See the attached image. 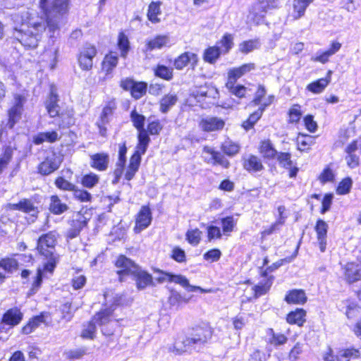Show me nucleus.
<instances>
[{"instance_id":"obj_21","label":"nucleus","mask_w":361,"mask_h":361,"mask_svg":"<svg viewBox=\"0 0 361 361\" xmlns=\"http://www.w3.org/2000/svg\"><path fill=\"white\" fill-rule=\"evenodd\" d=\"M90 166L99 171H105L108 168L109 157L105 153H97L90 157Z\"/></svg>"},{"instance_id":"obj_27","label":"nucleus","mask_w":361,"mask_h":361,"mask_svg":"<svg viewBox=\"0 0 361 361\" xmlns=\"http://www.w3.org/2000/svg\"><path fill=\"white\" fill-rule=\"evenodd\" d=\"M59 116L61 119L59 123L60 128H68L75 123L74 111L72 108H67L61 111Z\"/></svg>"},{"instance_id":"obj_11","label":"nucleus","mask_w":361,"mask_h":361,"mask_svg":"<svg viewBox=\"0 0 361 361\" xmlns=\"http://www.w3.org/2000/svg\"><path fill=\"white\" fill-rule=\"evenodd\" d=\"M61 161L54 154L47 156L38 166V171L44 176L49 175L59 168Z\"/></svg>"},{"instance_id":"obj_16","label":"nucleus","mask_w":361,"mask_h":361,"mask_svg":"<svg viewBox=\"0 0 361 361\" xmlns=\"http://www.w3.org/2000/svg\"><path fill=\"white\" fill-rule=\"evenodd\" d=\"M255 68V64L249 63L242 65L240 67L230 69L228 72V80L230 82H235L238 78L250 72Z\"/></svg>"},{"instance_id":"obj_4","label":"nucleus","mask_w":361,"mask_h":361,"mask_svg":"<svg viewBox=\"0 0 361 361\" xmlns=\"http://www.w3.org/2000/svg\"><path fill=\"white\" fill-rule=\"evenodd\" d=\"M276 7L277 0H258L252 5L248 18L258 24L269 10Z\"/></svg>"},{"instance_id":"obj_18","label":"nucleus","mask_w":361,"mask_h":361,"mask_svg":"<svg viewBox=\"0 0 361 361\" xmlns=\"http://www.w3.org/2000/svg\"><path fill=\"white\" fill-rule=\"evenodd\" d=\"M328 224L322 219H319L317 221L315 226V231L317 235V240L319 243V248L321 252H324L326 250V234L328 230Z\"/></svg>"},{"instance_id":"obj_10","label":"nucleus","mask_w":361,"mask_h":361,"mask_svg":"<svg viewBox=\"0 0 361 361\" xmlns=\"http://www.w3.org/2000/svg\"><path fill=\"white\" fill-rule=\"evenodd\" d=\"M314 0H293L292 7L289 10L288 18L297 20L304 16L305 11Z\"/></svg>"},{"instance_id":"obj_36","label":"nucleus","mask_w":361,"mask_h":361,"mask_svg":"<svg viewBox=\"0 0 361 361\" xmlns=\"http://www.w3.org/2000/svg\"><path fill=\"white\" fill-rule=\"evenodd\" d=\"M118 56L112 53L107 54L102 62V70L106 73H110L111 71L117 66Z\"/></svg>"},{"instance_id":"obj_43","label":"nucleus","mask_w":361,"mask_h":361,"mask_svg":"<svg viewBox=\"0 0 361 361\" xmlns=\"http://www.w3.org/2000/svg\"><path fill=\"white\" fill-rule=\"evenodd\" d=\"M147 87L144 82H135L130 91L131 95L136 99L141 98L146 93Z\"/></svg>"},{"instance_id":"obj_29","label":"nucleus","mask_w":361,"mask_h":361,"mask_svg":"<svg viewBox=\"0 0 361 361\" xmlns=\"http://www.w3.org/2000/svg\"><path fill=\"white\" fill-rule=\"evenodd\" d=\"M305 315L306 312L303 309H297L287 315L286 320L290 324L302 326L305 321Z\"/></svg>"},{"instance_id":"obj_1","label":"nucleus","mask_w":361,"mask_h":361,"mask_svg":"<svg viewBox=\"0 0 361 361\" xmlns=\"http://www.w3.org/2000/svg\"><path fill=\"white\" fill-rule=\"evenodd\" d=\"M13 31L12 37L24 47L34 49L37 47L40 34L45 30V25L42 19L35 20L27 11L22 14L12 16Z\"/></svg>"},{"instance_id":"obj_7","label":"nucleus","mask_w":361,"mask_h":361,"mask_svg":"<svg viewBox=\"0 0 361 361\" xmlns=\"http://www.w3.org/2000/svg\"><path fill=\"white\" fill-rule=\"evenodd\" d=\"M97 53L94 46L87 43L85 44L80 49L78 58L80 67L84 71H90L92 68V61Z\"/></svg>"},{"instance_id":"obj_44","label":"nucleus","mask_w":361,"mask_h":361,"mask_svg":"<svg viewBox=\"0 0 361 361\" xmlns=\"http://www.w3.org/2000/svg\"><path fill=\"white\" fill-rule=\"evenodd\" d=\"M235 82H230L229 80L226 82V87L229 92L238 98H242L245 96L247 89L243 85H235Z\"/></svg>"},{"instance_id":"obj_57","label":"nucleus","mask_w":361,"mask_h":361,"mask_svg":"<svg viewBox=\"0 0 361 361\" xmlns=\"http://www.w3.org/2000/svg\"><path fill=\"white\" fill-rule=\"evenodd\" d=\"M85 225V221H73L72 228L67 232V237L68 238H74L77 237Z\"/></svg>"},{"instance_id":"obj_63","label":"nucleus","mask_w":361,"mask_h":361,"mask_svg":"<svg viewBox=\"0 0 361 361\" xmlns=\"http://www.w3.org/2000/svg\"><path fill=\"white\" fill-rule=\"evenodd\" d=\"M171 257L179 263L185 262L186 261L185 251L179 247H176L172 250Z\"/></svg>"},{"instance_id":"obj_64","label":"nucleus","mask_w":361,"mask_h":361,"mask_svg":"<svg viewBox=\"0 0 361 361\" xmlns=\"http://www.w3.org/2000/svg\"><path fill=\"white\" fill-rule=\"evenodd\" d=\"M302 353V346L299 343H297L295 346L290 350L288 355V359L290 361H296L299 355Z\"/></svg>"},{"instance_id":"obj_24","label":"nucleus","mask_w":361,"mask_h":361,"mask_svg":"<svg viewBox=\"0 0 361 361\" xmlns=\"http://www.w3.org/2000/svg\"><path fill=\"white\" fill-rule=\"evenodd\" d=\"M23 317L20 311L17 308L8 310L3 316L2 322L11 326H16L20 323Z\"/></svg>"},{"instance_id":"obj_38","label":"nucleus","mask_w":361,"mask_h":361,"mask_svg":"<svg viewBox=\"0 0 361 361\" xmlns=\"http://www.w3.org/2000/svg\"><path fill=\"white\" fill-rule=\"evenodd\" d=\"M264 111V108H259L257 111L251 114L247 121L243 123V127L245 130H249L253 127L257 121L261 118Z\"/></svg>"},{"instance_id":"obj_54","label":"nucleus","mask_w":361,"mask_h":361,"mask_svg":"<svg viewBox=\"0 0 361 361\" xmlns=\"http://www.w3.org/2000/svg\"><path fill=\"white\" fill-rule=\"evenodd\" d=\"M96 322L92 319L87 323L82 331L81 336L84 338L92 339L96 331Z\"/></svg>"},{"instance_id":"obj_6","label":"nucleus","mask_w":361,"mask_h":361,"mask_svg":"<svg viewBox=\"0 0 361 361\" xmlns=\"http://www.w3.org/2000/svg\"><path fill=\"white\" fill-rule=\"evenodd\" d=\"M189 334L192 339V343L199 350L212 338V330L207 324L198 325L193 327Z\"/></svg>"},{"instance_id":"obj_34","label":"nucleus","mask_w":361,"mask_h":361,"mask_svg":"<svg viewBox=\"0 0 361 361\" xmlns=\"http://www.w3.org/2000/svg\"><path fill=\"white\" fill-rule=\"evenodd\" d=\"M222 54L219 47L217 46L210 47L204 51V60L209 63H214Z\"/></svg>"},{"instance_id":"obj_2","label":"nucleus","mask_w":361,"mask_h":361,"mask_svg":"<svg viewBox=\"0 0 361 361\" xmlns=\"http://www.w3.org/2000/svg\"><path fill=\"white\" fill-rule=\"evenodd\" d=\"M58 235L56 231H49L42 235L37 240V250L43 263V271L53 273L59 261L56 245Z\"/></svg>"},{"instance_id":"obj_41","label":"nucleus","mask_w":361,"mask_h":361,"mask_svg":"<svg viewBox=\"0 0 361 361\" xmlns=\"http://www.w3.org/2000/svg\"><path fill=\"white\" fill-rule=\"evenodd\" d=\"M168 301L171 306L176 307V309H178L182 302H188L189 299L182 296L176 290H171Z\"/></svg>"},{"instance_id":"obj_59","label":"nucleus","mask_w":361,"mask_h":361,"mask_svg":"<svg viewBox=\"0 0 361 361\" xmlns=\"http://www.w3.org/2000/svg\"><path fill=\"white\" fill-rule=\"evenodd\" d=\"M240 147L238 145L233 143L231 141H226L222 145V150L224 152L229 156L236 154L239 151Z\"/></svg>"},{"instance_id":"obj_13","label":"nucleus","mask_w":361,"mask_h":361,"mask_svg":"<svg viewBox=\"0 0 361 361\" xmlns=\"http://www.w3.org/2000/svg\"><path fill=\"white\" fill-rule=\"evenodd\" d=\"M170 37L168 35H159L154 38L147 40L145 44V51H151L154 49H161L170 45Z\"/></svg>"},{"instance_id":"obj_20","label":"nucleus","mask_w":361,"mask_h":361,"mask_svg":"<svg viewBox=\"0 0 361 361\" xmlns=\"http://www.w3.org/2000/svg\"><path fill=\"white\" fill-rule=\"evenodd\" d=\"M276 156L279 164L281 166L290 170L289 176L290 178L295 177L298 171V168L296 166H293V161L290 159V154L287 152H280L278 153Z\"/></svg>"},{"instance_id":"obj_8","label":"nucleus","mask_w":361,"mask_h":361,"mask_svg":"<svg viewBox=\"0 0 361 361\" xmlns=\"http://www.w3.org/2000/svg\"><path fill=\"white\" fill-rule=\"evenodd\" d=\"M115 265L119 269L117 274L120 276L121 281H123L124 276L132 274L137 271V269L139 267L134 262L124 255H120L118 257Z\"/></svg>"},{"instance_id":"obj_39","label":"nucleus","mask_w":361,"mask_h":361,"mask_svg":"<svg viewBox=\"0 0 361 361\" xmlns=\"http://www.w3.org/2000/svg\"><path fill=\"white\" fill-rule=\"evenodd\" d=\"M22 109L12 106L8 111V121L7 126L12 128L14 125L20 120L23 112Z\"/></svg>"},{"instance_id":"obj_26","label":"nucleus","mask_w":361,"mask_h":361,"mask_svg":"<svg viewBox=\"0 0 361 361\" xmlns=\"http://www.w3.org/2000/svg\"><path fill=\"white\" fill-rule=\"evenodd\" d=\"M331 71L328 72V75H330ZM330 82V76L329 78H320L314 82L310 83L307 86V90L314 94H319L324 91L326 87Z\"/></svg>"},{"instance_id":"obj_35","label":"nucleus","mask_w":361,"mask_h":361,"mask_svg":"<svg viewBox=\"0 0 361 361\" xmlns=\"http://www.w3.org/2000/svg\"><path fill=\"white\" fill-rule=\"evenodd\" d=\"M203 152L207 154H214V164H219L225 168L228 167V161L226 159L224 155H222L220 152H216L213 149L207 146H205L203 148Z\"/></svg>"},{"instance_id":"obj_12","label":"nucleus","mask_w":361,"mask_h":361,"mask_svg":"<svg viewBox=\"0 0 361 361\" xmlns=\"http://www.w3.org/2000/svg\"><path fill=\"white\" fill-rule=\"evenodd\" d=\"M217 94L216 90L207 85L195 87L191 90L190 97L194 98L197 102H202L206 98H214Z\"/></svg>"},{"instance_id":"obj_47","label":"nucleus","mask_w":361,"mask_h":361,"mask_svg":"<svg viewBox=\"0 0 361 361\" xmlns=\"http://www.w3.org/2000/svg\"><path fill=\"white\" fill-rule=\"evenodd\" d=\"M353 185V180L350 177L343 179L338 184L336 192L338 195H346L350 192Z\"/></svg>"},{"instance_id":"obj_5","label":"nucleus","mask_w":361,"mask_h":361,"mask_svg":"<svg viewBox=\"0 0 361 361\" xmlns=\"http://www.w3.org/2000/svg\"><path fill=\"white\" fill-rule=\"evenodd\" d=\"M169 350L176 355H182L185 353L191 354L193 351L198 350L188 334L178 336L173 344L169 348Z\"/></svg>"},{"instance_id":"obj_37","label":"nucleus","mask_w":361,"mask_h":361,"mask_svg":"<svg viewBox=\"0 0 361 361\" xmlns=\"http://www.w3.org/2000/svg\"><path fill=\"white\" fill-rule=\"evenodd\" d=\"M233 37L231 34H225L222 39L217 42L222 54H227L233 46Z\"/></svg>"},{"instance_id":"obj_52","label":"nucleus","mask_w":361,"mask_h":361,"mask_svg":"<svg viewBox=\"0 0 361 361\" xmlns=\"http://www.w3.org/2000/svg\"><path fill=\"white\" fill-rule=\"evenodd\" d=\"M99 178L97 175L90 173L82 178L81 183L85 188H92L99 183Z\"/></svg>"},{"instance_id":"obj_15","label":"nucleus","mask_w":361,"mask_h":361,"mask_svg":"<svg viewBox=\"0 0 361 361\" xmlns=\"http://www.w3.org/2000/svg\"><path fill=\"white\" fill-rule=\"evenodd\" d=\"M198 61L197 54L186 51L180 55L174 61V66L178 70H182L188 64L190 63L192 68H194Z\"/></svg>"},{"instance_id":"obj_53","label":"nucleus","mask_w":361,"mask_h":361,"mask_svg":"<svg viewBox=\"0 0 361 361\" xmlns=\"http://www.w3.org/2000/svg\"><path fill=\"white\" fill-rule=\"evenodd\" d=\"M155 75L161 78L169 80L173 77V71L165 66L159 65L155 69Z\"/></svg>"},{"instance_id":"obj_23","label":"nucleus","mask_w":361,"mask_h":361,"mask_svg":"<svg viewBox=\"0 0 361 361\" xmlns=\"http://www.w3.org/2000/svg\"><path fill=\"white\" fill-rule=\"evenodd\" d=\"M285 300L288 304L302 305L307 301V296L304 290L294 289L288 292Z\"/></svg>"},{"instance_id":"obj_48","label":"nucleus","mask_w":361,"mask_h":361,"mask_svg":"<svg viewBox=\"0 0 361 361\" xmlns=\"http://www.w3.org/2000/svg\"><path fill=\"white\" fill-rule=\"evenodd\" d=\"M21 211L25 213L30 214L35 216L37 213V207L34 205L33 202L29 199H23L20 200Z\"/></svg>"},{"instance_id":"obj_33","label":"nucleus","mask_w":361,"mask_h":361,"mask_svg":"<svg viewBox=\"0 0 361 361\" xmlns=\"http://www.w3.org/2000/svg\"><path fill=\"white\" fill-rule=\"evenodd\" d=\"M161 3L160 1H153L149 5L147 18L153 23H157L160 22V19L158 18V15L161 13Z\"/></svg>"},{"instance_id":"obj_31","label":"nucleus","mask_w":361,"mask_h":361,"mask_svg":"<svg viewBox=\"0 0 361 361\" xmlns=\"http://www.w3.org/2000/svg\"><path fill=\"white\" fill-rule=\"evenodd\" d=\"M178 101V97L175 94H166L160 100V111L162 113H167L169 109L173 106Z\"/></svg>"},{"instance_id":"obj_30","label":"nucleus","mask_w":361,"mask_h":361,"mask_svg":"<svg viewBox=\"0 0 361 361\" xmlns=\"http://www.w3.org/2000/svg\"><path fill=\"white\" fill-rule=\"evenodd\" d=\"M274 276H270L269 278L262 281L258 285L255 286L253 290L256 298L266 294L272 286Z\"/></svg>"},{"instance_id":"obj_58","label":"nucleus","mask_w":361,"mask_h":361,"mask_svg":"<svg viewBox=\"0 0 361 361\" xmlns=\"http://www.w3.org/2000/svg\"><path fill=\"white\" fill-rule=\"evenodd\" d=\"M0 265L2 267L5 274L6 272H12L13 270L16 269L17 268L18 263L14 259L7 258L1 260Z\"/></svg>"},{"instance_id":"obj_14","label":"nucleus","mask_w":361,"mask_h":361,"mask_svg":"<svg viewBox=\"0 0 361 361\" xmlns=\"http://www.w3.org/2000/svg\"><path fill=\"white\" fill-rule=\"evenodd\" d=\"M224 126V121L217 117H207L202 118L200 123L201 128L206 132L221 130Z\"/></svg>"},{"instance_id":"obj_17","label":"nucleus","mask_w":361,"mask_h":361,"mask_svg":"<svg viewBox=\"0 0 361 361\" xmlns=\"http://www.w3.org/2000/svg\"><path fill=\"white\" fill-rule=\"evenodd\" d=\"M243 167L249 172H259L264 169L260 158L255 155L249 154L243 158Z\"/></svg>"},{"instance_id":"obj_56","label":"nucleus","mask_w":361,"mask_h":361,"mask_svg":"<svg viewBox=\"0 0 361 361\" xmlns=\"http://www.w3.org/2000/svg\"><path fill=\"white\" fill-rule=\"evenodd\" d=\"M73 192L74 197L81 202H90L92 200V195L87 190L78 189L75 187Z\"/></svg>"},{"instance_id":"obj_50","label":"nucleus","mask_w":361,"mask_h":361,"mask_svg":"<svg viewBox=\"0 0 361 361\" xmlns=\"http://www.w3.org/2000/svg\"><path fill=\"white\" fill-rule=\"evenodd\" d=\"M111 312L109 309L102 310L94 316L93 320L99 325L105 324L109 322Z\"/></svg>"},{"instance_id":"obj_60","label":"nucleus","mask_w":361,"mask_h":361,"mask_svg":"<svg viewBox=\"0 0 361 361\" xmlns=\"http://www.w3.org/2000/svg\"><path fill=\"white\" fill-rule=\"evenodd\" d=\"M56 186L63 190L73 191L76 187L73 183H70L63 177H59L55 180Z\"/></svg>"},{"instance_id":"obj_42","label":"nucleus","mask_w":361,"mask_h":361,"mask_svg":"<svg viewBox=\"0 0 361 361\" xmlns=\"http://www.w3.org/2000/svg\"><path fill=\"white\" fill-rule=\"evenodd\" d=\"M118 46L121 50V55L126 58L130 49L128 37L123 32L119 33Z\"/></svg>"},{"instance_id":"obj_3","label":"nucleus","mask_w":361,"mask_h":361,"mask_svg":"<svg viewBox=\"0 0 361 361\" xmlns=\"http://www.w3.org/2000/svg\"><path fill=\"white\" fill-rule=\"evenodd\" d=\"M39 4L49 30L54 32L59 29L61 18L68 11V0H40Z\"/></svg>"},{"instance_id":"obj_61","label":"nucleus","mask_w":361,"mask_h":361,"mask_svg":"<svg viewBox=\"0 0 361 361\" xmlns=\"http://www.w3.org/2000/svg\"><path fill=\"white\" fill-rule=\"evenodd\" d=\"M289 121L290 123H297L300 121L302 112L300 111V106L298 104H294L288 111Z\"/></svg>"},{"instance_id":"obj_55","label":"nucleus","mask_w":361,"mask_h":361,"mask_svg":"<svg viewBox=\"0 0 361 361\" xmlns=\"http://www.w3.org/2000/svg\"><path fill=\"white\" fill-rule=\"evenodd\" d=\"M201 234L202 231L197 228L189 230L186 233V239L190 244L197 245L200 241Z\"/></svg>"},{"instance_id":"obj_46","label":"nucleus","mask_w":361,"mask_h":361,"mask_svg":"<svg viewBox=\"0 0 361 361\" xmlns=\"http://www.w3.org/2000/svg\"><path fill=\"white\" fill-rule=\"evenodd\" d=\"M259 47L257 39L245 41L240 44L239 50L244 54H247Z\"/></svg>"},{"instance_id":"obj_28","label":"nucleus","mask_w":361,"mask_h":361,"mask_svg":"<svg viewBox=\"0 0 361 361\" xmlns=\"http://www.w3.org/2000/svg\"><path fill=\"white\" fill-rule=\"evenodd\" d=\"M68 207L63 203L57 195H52L50 197L49 210L54 214H61L67 211Z\"/></svg>"},{"instance_id":"obj_45","label":"nucleus","mask_w":361,"mask_h":361,"mask_svg":"<svg viewBox=\"0 0 361 361\" xmlns=\"http://www.w3.org/2000/svg\"><path fill=\"white\" fill-rule=\"evenodd\" d=\"M44 322V316H37L32 319L26 326L22 329V332L24 334H29L32 332L41 323Z\"/></svg>"},{"instance_id":"obj_32","label":"nucleus","mask_w":361,"mask_h":361,"mask_svg":"<svg viewBox=\"0 0 361 361\" xmlns=\"http://www.w3.org/2000/svg\"><path fill=\"white\" fill-rule=\"evenodd\" d=\"M259 152L264 158L273 159L276 157L278 152L272 146L270 140H264L261 142Z\"/></svg>"},{"instance_id":"obj_19","label":"nucleus","mask_w":361,"mask_h":361,"mask_svg":"<svg viewBox=\"0 0 361 361\" xmlns=\"http://www.w3.org/2000/svg\"><path fill=\"white\" fill-rule=\"evenodd\" d=\"M131 275L134 276L137 288L140 290L145 288L148 285H154L152 276L142 271L140 267L137 269V271L133 272Z\"/></svg>"},{"instance_id":"obj_40","label":"nucleus","mask_w":361,"mask_h":361,"mask_svg":"<svg viewBox=\"0 0 361 361\" xmlns=\"http://www.w3.org/2000/svg\"><path fill=\"white\" fill-rule=\"evenodd\" d=\"M360 355V353L358 350L350 348L340 350L336 355L337 361H349L351 357H357Z\"/></svg>"},{"instance_id":"obj_9","label":"nucleus","mask_w":361,"mask_h":361,"mask_svg":"<svg viewBox=\"0 0 361 361\" xmlns=\"http://www.w3.org/2000/svg\"><path fill=\"white\" fill-rule=\"evenodd\" d=\"M152 219V212L149 207L142 206L136 217L135 232L137 233L147 228L151 224Z\"/></svg>"},{"instance_id":"obj_25","label":"nucleus","mask_w":361,"mask_h":361,"mask_svg":"<svg viewBox=\"0 0 361 361\" xmlns=\"http://www.w3.org/2000/svg\"><path fill=\"white\" fill-rule=\"evenodd\" d=\"M169 281L180 284L183 288H188V291L192 292L200 290L202 292H207L200 286H190L188 280L183 275H175L171 274V276H169Z\"/></svg>"},{"instance_id":"obj_51","label":"nucleus","mask_w":361,"mask_h":361,"mask_svg":"<svg viewBox=\"0 0 361 361\" xmlns=\"http://www.w3.org/2000/svg\"><path fill=\"white\" fill-rule=\"evenodd\" d=\"M13 157V149L8 147L0 157V173L7 167Z\"/></svg>"},{"instance_id":"obj_62","label":"nucleus","mask_w":361,"mask_h":361,"mask_svg":"<svg viewBox=\"0 0 361 361\" xmlns=\"http://www.w3.org/2000/svg\"><path fill=\"white\" fill-rule=\"evenodd\" d=\"M87 353L86 348H81L74 350H70L65 353V355L68 359H80L83 355Z\"/></svg>"},{"instance_id":"obj_22","label":"nucleus","mask_w":361,"mask_h":361,"mask_svg":"<svg viewBox=\"0 0 361 361\" xmlns=\"http://www.w3.org/2000/svg\"><path fill=\"white\" fill-rule=\"evenodd\" d=\"M345 276L349 283L361 279V264L348 263L345 267Z\"/></svg>"},{"instance_id":"obj_49","label":"nucleus","mask_w":361,"mask_h":361,"mask_svg":"<svg viewBox=\"0 0 361 361\" xmlns=\"http://www.w3.org/2000/svg\"><path fill=\"white\" fill-rule=\"evenodd\" d=\"M130 118L133 123V126L139 130H145L144 128L145 117L137 113L135 110L133 111L130 114Z\"/></svg>"}]
</instances>
